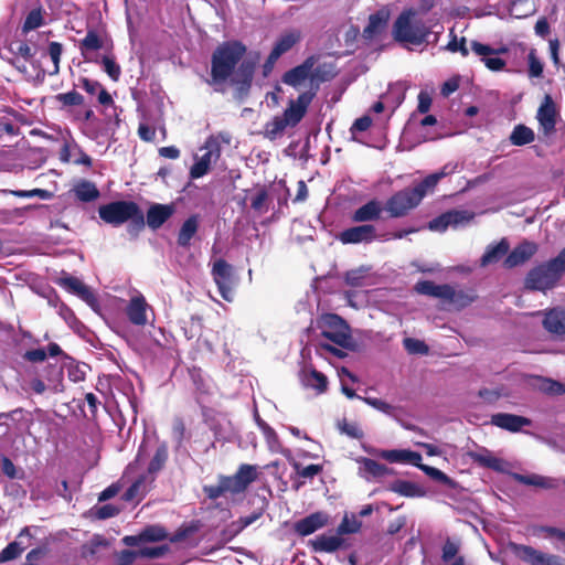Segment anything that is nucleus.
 Wrapping results in <instances>:
<instances>
[{"label":"nucleus","instance_id":"f257e3e1","mask_svg":"<svg viewBox=\"0 0 565 565\" xmlns=\"http://www.w3.org/2000/svg\"><path fill=\"white\" fill-rule=\"evenodd\" d=\"M245 53L246 46L238 41L221 44L212 55L211 79H206L207 84L220 85L231 78L233 85H237L239 90L246 92L250 86L259 54H255L254 58L243 61L235 71Z\"/></svg>","mask_w":565,"mask_h":565},{"label":"nucleus","instance_id":"f03ea898","mask_svg":"<svg viewBox=\"0 0 565 565\" xmlns=\"http://www.w3.org/2000/svg\"><path fill=\"white\" fill-rule=\"evenodd\" d=\"M312 99L309 93H303L297 99H291L281 116L274 117L265 125L264 135L270 140L282 136L288 127H295L303 118Z\"/></svg>","mask_w":565,"mask_h":565},{"label":"nucleus","instance_id":"7ed1b4c3","mask_svg":"<svg viewBox=\"0 0 565 565\" xmlns=\"http://www.w3.org/2000/svg\"><path fill=\"white\" fill-rule=\"evenodd\" d=\"M416 11L408 9L403 11L393 24L392 34L395 41L420 45L427 42L430 29L422 21L416 20Z\"/></svg>","mask_w":565,"mask_h":565},{"label":"nucleus","instance_id":"20e7f679","mask_svg":"<svg viewBox=\"0 0 565 565\" xmlns=\"http://www.w3.org/2000/svg\"><path fill=\"white\" fill-rule=\"evenodd\" d=\"M564 271L565 257L561 252L554 259L532 268L525 278V287L540 291L551 289L559 280Z\"/></svg>","mask_w":565,"mask_h":565},{"label":"nucleus","instance_id":"39448f33","mask_svg":"<svg viewBox=\"0 0 565 565\" xmlns=\"http://www.w3.org/2000/svg\"><path fill=\"white\" fill-rule=\"evenodd\" d=\"M168 460V447L162 444L157 447L156 452L150 460L147 471L139 475L128 488L125 493L126 500H134L138 497H142L154 481V476L157 472L162 470L166 462Z\"/></svg>","mask_w":565,"mask_h":565},{"label":"nucleus","instance_id":"423d86ee","mask_svg":"<svg viewBox=\"0 0 565 565\" xmlns=\"http://www.w3.org/2000/svg\"><path fill=\"white\" fill-rule=\"evenodd\" d=\"M231 136L228 134H218L215 136H210L204 146L200 149L204 151L202 156L195 157V163L192 166L190 170V175L192 179H199L205 175L211 166L216 163L221 157L222 145H230Z\"/></svg>","mask_w":565,"mask_h":565},{"label":"nucleus","instance_id":"0eeeda50","mask_svg":"<svg viewBox=\"0 0 565 565\" xmlns=\"http://www.w3.org/2000/svg\"><path fill=\"white\" fill-rule=\"evenodd\" d=\"M321 335L341 348H348L351 333L348 323L338 315L324 313L318 320Z\"/></svg>","mask_w":565,"mask_h":565},{"label":"nucleus","instance_id":"6e6552de","mask_svg":"<svg viewBox=\"0 0 565 565\" xmlns=\"http://www.w3.org/2000/svg\"><path fill=\"white\" fill-rule=\"evenodd\" d=\"M138 205L131 201H116L99 206V217L113 225L119 226L126 222L137 212Z\"/></svg>","mask_w":565,"mask_h":565},{"label":"nucleus","instance_id":"1a4fd4ad","mask_svg":"<svg viewBox=\"0 0 565 565\" xmlns=\"http://www.w3.org/2000/svg\"><path fill=\"white\" fill-rule=\"evenodd\" d=\"M422 201L419 190L404 189L395 193L387 202L386 210L393 217H401L416 207Z\"/></svg>","mask_w":565,"mask_h":565},{"label":"nucleus","instance_id":"9d476101","mask_svg":"<svg viewBox=\"0 0 565 565\" xmlns=\"http://www.w3.org/2000/svg\"><path fill=\"white\" fill-rule=\"evenodd\" d=\"M256 466L247 463L239 466L238 470L233 476H221L226 492L231 494H238L244 492L248 486L256 480Z\"/></svg>","mask_w":565,"mask_h":565},{"label":"nucleus","instance_id":"9b49d317","mask_svg":"<svg viewBox=\"0 0 565 565\" xmlns=\"http://www.w3.org/2000/svg\"><path fill=\"white\" fill-rule=\"evenodd\" d=\"M56 282L67 291L76 295L84 300L90 308L97 310L99 303L98 299L92 289L86 286L81 279L73 277L66 273H62Z\"/></svg>","mask_w":565,"mask_h":565},{"label":"nucleus","instance_id":"f8f14e48","mask_svg":"<svg viewBox=\"0 0 565 565\" xmlns=\"http://www.w3.org/2000/svg\"><path fill=\"white\" fill-rule=\"evenodd\" d=\"M212 275L221 296L225 300L231 301L234 289L233 267L224 259H217L213 264Z\"/></svg>","mask_w":565,"mask_h":565},{"label":"nucleus","instance_id":"ddd939ff","mask_svg":"<svg viewBox=\"0 0 565 565\" xmlns=\"http://www.w3.org/2000/svg\"><path fill=\"white\" fill-rule=\"evenodd\" d=\"M514 554L529 565H564L557 555L546 554L529 545L514 544Z\"/></svg>","mask_w":565,"mask_h":565},{"label":"nucleus","instance_id":"4468645a","mask_svg":"<svg viewBox=\"0 0 565 565\" xmlns=\"http://www.w3.org/2000/svg\"><path fill=\"white\" fill-rule=\"evenodd\" d=\"M557 109L551 95H545L536 114V119L543 130L544 136H551L555 132Z\"/></svg>","mask_w":565,"mask_h":565},{"label":"nucleus","instance_id":"2eb2a0df","mask_svg":"<svg viewBox=\"0 0 565 565\" xmlns=\"http://www.w3.org/2000/svg\"><path fill=\"white\" fill-rule=\"evenodd\" d=\"M470 50L478 56L481 57V61L484 63V65L493 72L502 71L505 66V61L493 56L494 54L499 53H505L508 50L505 47H502L500 50H495L491 47L490 45L482 44L477 41H471L470 43Z\"/></svg>","mask_w":565,"mask_h":565},{"label":"nucleus","instance_id":"dca6fc26","mask_svg":"<svg viewBox=\"0 0 565 565\" xmlns=\"http://www.w3.org/2000/svg\"><path fill=\"white\" fill-rule=\"evenodd\" d=\"M377 238L376 227L372 224H362L342 231L339 239L343 244H369Z\"/></svg>","mask_w":565,"mask_h":565},{"label":"nucleus","instance_id":"f3484780","mask_svg":"<svg viewBox=\"0 0 565 565\" xmlns=\"http://www.w3.org/2000/svg\"><path fill=\"white\" fill-rule=\"evenodd\" d=\"M445 289L443 301L456 309H462L469 306L477 298L472 290L456 288L448 284H445Z\"/></svg>","mask_w":565,"mask_h":565},{"label":"nucleus","instance_id":"a211bd4d","mask_svg":"<svg viewBox=\"0 0 565 565\" xmlns=\"http://www.w3.org/2000/svg\"><path fill=\"white\" fill-rule=\"evenodd\" d=\"M537 250V245L524 241L518 245L504 259V267L513 268L526 263Z\"/></svg>","mask_w":565,"mask_h":565},{"label":"nucleus","instance_id":"6ab92c4d","mask_svg":"<svg viewBox=\"0 0 565 565\" xmlns=\"http://www.w3.org/2000/svg\"><path fill=\"white\" fill-rule=\"evenodd\" d=\"M491 424L499 428L516 433L520 431L524 426H530L531 420L520 415L498 413L491 416Z\"/></svg>","mask_w":565,"mask_h":565},{"label":"nucleus","instance_id":"aec40b11","mask_svg":"<svg viewBox=\"0 0 565 565\" xmlns=\"http://www.w3.org/2000/svg\"><path fill=\"white\" fill-rule=\"evenodd\" d=\"M391 12L387 8H382L369 17V23L363 30V38L372 40L381 34L390 20Z\"/></svg>","mask_w":565,"mask_h":565},{"label":"nucleus","instance_id":"412c9836","mask_svg":"<svg viewBox=\"0 0 565 565\" xmlns=\"http://www.w3.org/2000/svg\"><path fill=\"white\" fill-rule=\"evenodd\" d=\"M316 60L313 56L308 57L302 64L294 67L284 75V83L292 87H298L307 78L310 77Z\"/></svg>","mask_w":565,"mask_h":565},{"label":"nucleus","instance_id":"4be33fe9","mask_svg":"<svg viewBox=\"0 0 565 565\" xmlns=\"http://www.w3.org/2000/svg\"><path fill=\"white\" fill-rule=\"evenodd\" d=\"M328 522V515L323 512L312 513L295 524V531L302 536H307L323 527Z\"/></svg>","mask_w":565,"mask_h":565},{"label":"nucleus","instance_id":"5701e85b","mask_svg":"<svg viewBox=\"0 0 565 565\" xmlns=\"http://www.w3.org/2000/svg\"><path fill=\"white\" fill-rule=\"evenodd\" d=\"M383 212L382 203L377 200H371L354 211L352 221L355 223H365L380 220Z\"/></svg>","mask_w":565,"mask_h":565},{"label":"nucleus","instance_id":"b1692460","mask_svg":"<svg viewBox=\"0 0 565 565\" xmlns=\"http://www.w3.org/2000/svg\"><path fill=\"white\" fill-rule=\"evenodd\" d=\"M458 168V163L448 162L446 163L439 171L427 175L418 185L414 189L419 190L422 193V199L425 196L428 190H431L436 186V184L445 177L454 173Z\"/></svg>","mask_w":565,"mask_h":565},{"label":"nucleus","instance_id":"393cba45","mask_svg":"<svg viewBox=\"0 0 565 565\" xmlns=\"http://www.w3.org/2000/svg\"><path fill=\"white\" fill-rule=\"evenodd\" d=\"M301 40V32L297 29L285 31L276 41L271 52L273 57H280L290 51Z\"/></svg>","mask_w":565,"mask_h":565},{"label":"nucleus","instance_id":"a878e982","mask_svg":"<svg viewBox=\"0 0 565 565\" xmlns=\"http://www.w3.org/2000/svg\"><path fill=\"white\" fill-rule=\"evenodd\" d=\"M148 305L142 296L131 298L127 307V316L131 323L136 326H145L147 319Z\"/></svg>","mask_w":565,"mask_h":565},{"label":"nucleus","instance_id":"bb28decb","mask_svg":"<svg viewBox=\"0 0 565 565\" xmlns=\"http://www.w3.org/2000/svg\"><path fill=\"white\" fill-rule=\"evenodd\" d=\"M468 456L480 466L491 468L495 471H503L507 466L504 460L497 458L486 448L469 451Z\"/></svg>","mask_w":565,"mask_h":565},{"label":"nucleus","instance_id":"cd10ccee","mask_svg":"<svg viewBox=\"0 0 565 565\" xmlns=\"http://www.w3.org/2000/svg\"><path fill=\"white\" fill-rule=\"evenodd\" d=\"M544 328L554 334L565 333V309L554 308L545 313Z\"/></svg>","mask_w":565,"mask_h":565},{"label":"nucleus","instance_id":"c85d7f7f","mask_svg":"<svg viewBox=\"0 0 565 565\" xmlns=\"http://www.w3.org/2000/svg\"><path fill=\"white\" fill-rule=\"evenodd\" d=\"M174 212L172 205L154 204L147 213V224L152 230L159 228Z\"/></svg>","mask_w":565,"mask_h":565},{"label":"nucleus","instance_id":"c756f323","mask_svg":"<svg viewBox=\"0 0 565 565\" xmlns=\"http://www.w3.org/2000/svg\"><path fill=\"white\" fill-rule=\"evenodd\" d=\"M359 473L361 477L370 480L372 478H381L388 471L387 467L370 458L358 459Z\"/></svg>","mask_w":565,"mask_h":565},{"label":"nucleus","instance_id":"7c9ffc66","mask_svg":"<svg viewBox=\"0 0 565 565\" xmlns=\"http://www.w3.org/2000/svg\"><path fill=\"white\" fill-rule=\"evenodd\" d=\"M514 479L522 484L542 489H554L558 487V480L540 475H514Z\"/></svg>","mask_w":565,"mask_h":565},{"label":"nucleus","instance_id":"2f4dec72","mask_svg":"<svg viewBox=\"0 0 565 565\" xmlns=\"http://www.w3.org/2000/svg\"><path fill=\"white\" fill-rule=\"evenodd\" d=\"M509 250V243L505 238L501 239L500 243L493 246H489L481 257V266L486 267L490 264L499 262Z\"/></svg>","mask_w":565,"mask_h":565},{"label":"nucleus","instance_id":"473e14b6","mask_svg":"<svg viewBox=\"0 0 565 565\" xmlns=\"http://www.w3.org/2000/svg\"><path fill=\"white\" fill-rule=\"evenodd\" d=\"M345 284L351 287H366L371 285V277L369 269L360 267L345 273Z\"/></svg>","mask_w":565,"mask_h":565},{"label":"nucleus","instance_id":"72a5a7b5","mask_svg":"<svg viewBox=\"0 0 565 565\" xmlns=\"http://www.w3.org/2000/svg\"><path fill=\"white\" fill-rule=\"evenodd\" d=\"M73 192L75 196L82 202H92L99 196V191L93 182L81 181L78 182Z\"/></svg>","mask_w":565,"mask_h":565},{"label":"nucleus","instance_id":"f704fd0d","mask_svg":"<svg viewBox=\"0 0 565 565\" xmlns=\"http://www.w3.org/2000/svg\"><path fill=\"white\" fill-rule=\"evenodd\" d=\"M388 489L395 493L411 498L422 497L424 494V492L420 490L418 486L405 480H396L392 482Z\"/></svg>","mask_w":565,"mask_h":565},{"label":"nucleus","instance_id":"c9c22d12","mask_svg":"<svg viewBox=\"0 0 565 565\" xmlns=\"http://www.w3.org/2000/svg\"><path fill=\"white\" fill-rule=\"evenodd\" d=\"M342 544V540L337 535H320L312 542V546L317 552H334Z\"/></svg>","mask_w":565,"mask_h":565},{"label":"nucleus","instance_id":"e433bc0d","mask_svg":"<svg viewBox=\"0 0 565 565\" xmlns=\"http://www.w3.org/2000/svg\"><path fill=\"white\" fill-rule=\"evenodd\" d=\"M199 221L196 216L189 217L181 226L178 236V244L180 246H188L190 244L191 238L198 231Z\"/></svg>","mask_w":565,"mask_h":565},{"label":"nucleus","instance_id":"4c0bfd02","mask_svg":"<svg viewBox=\"0 0 565 565\" xmlns=\"http://www.w3.org/2000/svg\"><path fill=\"white\" fill-rule=\"evenodd\" d=\"M534 138L535 135L531 128L524 125H518L510 136V141L514 146H524L534 141Z\"/></svg>","mask_w":565,"mask_h":565},{"label":"nucleus","instance_id":"58836bf2","mask_svg":"<svg viewBox=\"0 0 565 565\" xmlns=\"http://www.w3.org/2000/svg\"><path fill=\"white\" fill-rule=\"evenodd\" d=\"M262 515H263V510H257L247 516L239 518L237 521L232 522L227 526L226 532H228L231 534V536H235L239 532H242L245 527H247V526L252 525L254 522H256Z\"/></svg>","mask_w":565,"mask_h":565},{"label":"nucleus","instance_id":"ea45409f","mask_svg":"<svg viewBox=\"0 0 565 565\" xmlns=\"http://www.w3.org/2000/svg\"><path fill=\"white\" fill-rule=\"evenodd\" d=\"M303 383L306 386L312 387L319 393H323L327 390L328 380L322 373L310 370L305 373Z\"/></svg>","mask_w":565,"mask_h":565},{"label":"nucleus","instance_id":"a19ab883","mask_svg":"<svg viewBox=\"0 0 565 565\" xmlns=\"http://www.w3.org/2000/svg\"><path fill=\"white\" fill-rule=\"evenodd\" d=\"M414 288L420 295H427L430 297L439 298L441 300H443V296L445 295L444 291L446 290L445 284L436 285L429 280L418 281Z\"/></svg>","mask_w":565,"mask_h":565},{"label":"nucleus","instance_id":"79ce46f5","mask_svg":"<svg viewBox=\"0 0 565 565\" xmlns=\"http://www.w3.org/2000/svg\"><path fill=\"white\" fill-rule=\"evenodd\" d=\"M269 204V195L265 189H259L250 199V206L258 215L268 212Z\"/></svg>","mask_w":565,"mask_h":565},{"label":"nucleus","instance_id":"37998d69","mask_svg":"<svg viewBox=\"0 0 565 565\" xmlns=\"http://www.w3.org/2000/svg\"><path fill=\"white\" fill-rule=\"evenodd\" d=\"M168 536V532L160 525H149L140 532L143 542H159Z\"/></svg>","mask_w":565,"mask_h":565},{"label":"nucleus","instance_id":"c03bdc74","mask_svg":"<svg viewBox=\"0 0 565 565\" xmlns=\"http://www.w3.org/2000/svg\"><path fill=\"white\" fill-rule=\"evenodd\" d=\"M102 47V40L94 30H89L86 36L81 41L79 50L86 57V52L97 51Z\"/></svg>","mask_w":565,"mask_h":565},{"label":"nucleus","instance_id":"a18cd8bd","mask_svg":"<svg viewBox=\"0 0 565 565\" xmlns=\"http://www.w3.org/2000/svg\"><path fill=\"white\" fill-rule=\"evenodd\" d=\"M3 194H12L18 198H34L38 196L42 200H47L51 198V193L44 189H33V190H0Z\"/></svg>","mask_w":565,"mask_h":565},{"label":"nucleus","instance_id":"49530a36","mask_svg":"<svg viewBox=\"0 0 565 565\" xmlns=\"http://www.w3.org/2000/svg\"><path fill=\"white\" fill-rule=\"evenodd\" d=\"M446 217L448 218L449 225L456 227L470 222L473 217V213L465 210H451L446 212Z\"/></svg>","mask_w":565,"mask_h":565},{"label":"nucleus","instance_id":"de8ad7c7","mask_svg":"<svg viewBox=\"0 0 565 565\" xmlns=\"http://www.w3.org/2000/svg\"><path fill=\"white\" fill-rule=\"evenodd\" d=\"M404 348L407 350L411 354H423L426 355L429 352L428 345L418 339L414 338H405L403 340Z\"/></svg>","mask_w":565,"mask_h":565},{"label":"nucleus","instance_id":"09e8293b","mask_svg":"<svg viewBox=\"0 0 565 565\" xmlns=\"http://www.w3.org/2000/svg\"><path fill=\"white\" fill-rule=\"evenodd\" d=\"M362 401L379 412L395 417L397 407L386 403L385 401L375 397H363Z\"/></svg>","mask_w":565,"mask_h":565},{"label":"nucleus","instance_id":"8fccbe9b","mask_svg":"<svg viewBox=\"0 0 565 565\" xmlns=\"http://www.w3.org/2000/svg\"><path fill=\"white\" fill-rule=\"evenodd\" d=\"M146 448H147V443L143 441L140 445V447H139V450H138V454L136 456V459L126 469V472H125V477L126 478H130L132 475L138 472L140 466H142L145 463V461H146Z\"/></svg>","mask_w":565,"mask_h":565},{"label":"nucleus","instance_id":"3c124183","mask_svg":"<svg viewBox=\"0 0 565 565\" xmlns=\"http://www.w3.org/2000/svg\"><path fill=\"white\" fill-rule=\"evenodd\" d=\"M292 467L299 477L306 479L313 478L322 471V466L320 465H309L307 467H302L299 462L295 461Z\"/></svg>","mask_w":565,"mask_h":565},{"label":"nucleus","instance_id":"603ef678","mask_svg":"<svg viewBox=\"0 0 565 565\" xmlns=\"http://www.w3.org/2000/svg\"><path fill=\"white\" fill-rule=\"evenodd\" d=\"M419 467L431 479H434L443 484H446V486H450L452 483V480L446 473H444L441 470L430 467V466H426V465H422Z\"/></svg>","mask_w":565,"mask_h":565},{"label":"nucleus","instance_id":"864d4df0","mask_svg":"<svg viewBox=\"0 0 565 565\" xmlns=\"http://www.w3.org/2000/svg\"><path fill=\"white\" fill-rule=\"evenodd\" d=\"M43 23L42 13L40 10H32L23 23V31L29 32L41 26Z\"/></svg>","mask_w":565,"mask_h":565},{"label":"nucleus","instance_id":"5fc2aeb1","mask_svg":"<svg viewBox=\"0 0 565 565\" xmlns=\"http://www.w3.org/2000/svg\"><path fill=\"white\" fill-rule=\"evenodd\" d=\"M139 556L145 558H159L169 552L168 545H160L156 547H141L138 550Z\"/></svg>","mask_w":565,"mask_h":565},{"label":"nucleus","instance_id":"6e6d98bb","mask_svg":"<svg viewBox=\"0 0 565 565\" xmlns=\"http://www.w3.org/2000/svg\"><path fill=\"white\" fill-rule=\"evenodd\" d=\"M104 71L114 81H117L120 76V66L109 56H104L100 61Z\"/></svg>","mask_w":565,"mask_h":565},{"label":"nucleus","instance_id":"4d7b16f0","mask_svg":"<svg viewBox=\"0 0 565 565\" xmlns=\"http://www.w3.org/2000/svg\"><path fill=\"white\" fill-rule=\"evenodd\" d=\"M56 98L65 106H78L84 102L83 96L76 90L58 94Z\"/></svg>","mask_w":565,"mask_h":565},{"label":"nucleus","instance_id":"13d9d810","mask_svg":"<svg viewBox=\"0 0 565 565\" xmlns=\"http://www.w3.org/2000/svg\"><path fill=\"white\" fill-rule=\"evenodd\" d=\"M128 231L132 235H137L145 226V216L139 206L132 217L128 220Z\"/></svg>","mask_w":565,"mask_h":565},{"label":"nucleus","instance_id":"bf43d9fd","mask_svg":"<svg viewBox=\"0 0 565 565\" xmlns=\"http://www.w3.org/2000/svg\"><path fill=\"white\" fill-rule=\"evenodd\" d=\"M63 53V46L58 42H51L49 44V54L54 64L52 74H57L60 71V61Z\"/></svg>","mask_w":565,"mask_h":565},{"label":"nucleus","instance_id":"052dcab7","mask_svg":"<svg viewBox=\"0 0 565 565\" xmlns=\"http://www.w3.org/2000/svg\"><path fill=\"white\" fill-rule=\"evenodd\" d=\"M529 60V74L531 77H541L543 73V64L536 57L535 51L532 50L527 56Z\"/></svg>","mask_w":565,"mask_h":565},{"label":"nucleus","instance_id":"680f3d73","mask_svg":"<svg viewBox=\"0 0 565 565\" xmlns=\"http://www.w3.org/2000/svg\"><path fill=\"white\" fill-rule=\"evenodd\" d=\"M339 429L341 430V433L352 438L359 439L363 437V431L356 423H349L347 420H343L342 423H339Z\"/></svg>","mask_w":565,"mask_h":565},{"label":"nucleus","instance_id":"e2e57ef3","mask_svg":"<svg viewBox=\"0 0 565 565\" xmlns=\"http://www.w3.org/2000/svg\"><path fill=\"white\" fill-rule=\"evenodd\" d=\"M23 552V547L19 545V543L13 542L10 543L0 554V559L3 562H8L14 559Z\"/></svg>","mask_w":565,"mask_h":565},{"label":"nucleus","instance_id":"0e129e2a","mask_svg":"<svg viewBox=\"0 0 565 565\" xmlns=\"http://www.w3.org/2000/svg\"><path fill=\"white\" fill-rule=\"evenodd\" d=\"M361 527V522L358 521L354 516L352 519L344 518L343 521L339 525L340 534L355 533Z\"/></svg>","mask_w":565,"mask_h":565},{"label":"nucleus","instance_id":"69168bd1","mask_svg":"<svg viewBox=\"0 0 565 565\" xmlns=\"http://www.w3.org/2000/svg\"><path fill=\"white\" fill-rule=\"evenodd\" d=\"M540 388L548 394L558 395L565 393V387L563 384L547 379L542 380Z\"/></svg>","mask_w":565,"mask_h":565},{"label":"nucleus","instance_id":"338daca9","mask_svg":"<svg viewBox=\"0 0 565 565\" xmlns=\"http://www.w3.org/2000/svg\"><path fill=\"white\" fill-rule=\"evenodd\" d=\"M446 50L450 52H460L462 56H468L469 54V49L466 46V39L461 38L458 41L456 35H454L451 41L447 44Z\"/></svg>","mask_w":565,"mask_h":565},{"label":"nucleus","instance_id":"774afa93","mask_svg":"<svg viewBox=\"0 0 565 565\" xmlns=\"http://www.w3.org/2000/svg\"><path fill=\"white\" fill-rule=\"evenodd\" d=\"M449 226L450 225L448 218L446 217V213L439 215L428 223V228L435 232H445Z\"/></svg>","mask_w":565,"mask_h":565}]
</instances>
